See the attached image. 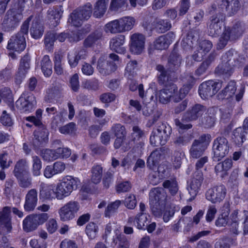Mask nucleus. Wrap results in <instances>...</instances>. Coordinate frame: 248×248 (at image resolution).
I'll use <instances>...</instances> for the list:
<instances>
[{
  "instance_id": "64",
  "label": "nucleus",
  "mask_w": 248,
  "mask_h": 248,
  "mask_svg": "<svg viewBox=\"0 0 248 248\" xmlns=\"http://www.w3.org/2000/svg\"><path fill=\"white\" fill-rule=\"evenodd\" d=\"M230 239L227 237L219 239L215 244V248H230Z\"/></svg>"
},
{
  "instance_id": "47",
  "label": "nucleus",
  "mask_w": 248,
  "mask_h": 248,
  "mask_svg": "<svg viewBox=\"0 0 248 248\" xmlns=\"http://www.w3.org/2000/svg\"><path fill=\"white\" fill-rule=\"evenodd\" d=\"M205 148V147L202 146L200 144H198L197 141H193L190 149V155L193 158L200 157L202 155Z\"/></svg>"
},
{
  "instance_id": "2",
  "label": "nucleus",
  "mask_w": 248,
  "mask_h": 248,
  "mask_svg": "<svg viewBox=\"0 0 248 248\" xmlns=\"http://www.w3.org/2000/svg\"><path fill=\"white\" fill-rule=\"evenodd\" d=\"M208 161V157L204 156L199 159L195 164L196 171L193 173L191 180L187 187V189L191 196L189 199L190 201L195 199L199 192L204 179L202 172L200 169Z\"/></svg>"
},
{
  "instance_id": "37",
  "label": "nucleus",
  "mask_w": 248,
  "mask_h": 248,
  "mask_svg": "<svg viewBox=\"0 0 248 248\" xmlns=\"http://www.w3.org/2000/svg\"><path fill=\"white\" fill-rule=\"evenodd\" d=\"M215 110L213 108H209L202 119V124L206 128L213 126L215 122Z\"/></svg>"
},
{
  "instance_id": "18",
  "label": "nucleus",
  "mask_w": 248,
  "mask_h": 248,
  "mask_svg": "<svg viewBox=\"0 0 248 248\" xmlns=\"http://www.w3.org/2000/svg\"><path fill=\"white\" fill-rule=\"evenodd\" d=\"M38 202V192L36 189L28 190L25 197L24 209L28 212H32L35 209Z\"/></svg>"
},
{
  "instance_id": "48",
  "label": "nucleus",
  "mask_w": 248,
  "mask_h": 248,
  "mask_svg": "<svg viewBox=\"0 0 248 248\" xmlns=\"http://www.w3.org/2000/svg\"><path fill=\"white\" fill-rule=\"evenodd\" d=\"M56 40V33L49 31L45 35L44 44L46 49L50 51L53 48L54 42Z\"/></svg>"
},
{
  "instance_id": "11",
  "label": "nucleus",
  "mask_w": 248,
  "mask_h": 248,
  "mask_svg": "<svg viewBox=\"0 0 248 248\" xmlns=\"http://www.w3.org/2000/svg\"><path fill=\"white\" fill-rule=\"evenodd\" d=\"M168 149L165 147H161L153 151L147 160V166L149 169L154 171L161 172V166L158 167L159 163L163 154L167 153Z\"/></svg>"
},
{
  "instance_id": "46",
  "label": "nucleus",
  "mask_w": 248,
  "mask_h": 248,
  "mask_svg": "<svg viewBox=\"0 0 248 248\" xmlns=\"http://www.w3.org/2000/svg\"><path fill=\"white\" fill-rule=\"evenodd\" d=\"M150 216L147 214L138 213L135 217V220L137 223V227L139 229H143L147 223L149 222Z\"/></svg>"
},
{
  "instance_id": "40",
  "label": "nucleus",
  "mask_w": 248,
  "mask_h": 248,
  "mask_svg": "<svg viewBox=\"0 0 248 248\" xmlns=\"http://www.w3.org/2000/svg\"><path fill=\"white\" fill-rule=\"evenodd\" d=\"M76 10L84 20H87L92 16L93 13V6L91 3L87 2L83 6L79 7L78 8L76 9Z\"/></svg>"
},
{
  "instance_id": "53",
  "label": "nucleus",
  "mask_w": 248,
  "mask_h": 248,
  "mask_svg": "<svg viewBox=\"0 0 248 248\" xmlns=\"http://www.w3.org/2000/svg\"><path fill=\"white\" fill-rule=\"evenodd\" d=\"M40 155L46 161H51L57 159L55 150L43 149L41 151Z\"/></svg>"
},
{
  "instance_id": "49",
  "label": "nucleus",
  "mask_w": 248,
  "mask_h": 248,
  "mask_svg": "<svg viewBox=\"0 0 248 248\" xmlns=\"http://www.w3.org/2000/svg\"><path fill=\"white\" fill-rule=\"evenodd\" d=\"M32 168L31 172L33 176L37 177L41 175V170L42 169V162L40 158L37 155L32 157Z\"/></svg>"
},
{
  "instance_id": "55",
  "label": "nucleus",
  "mask_w": 248,
  "mask_h": 248,
  "mask_svg": "<svg viewBox=\"0 0 248 248\" xmlns=\"http://www.w3.org/2000/svg\"><path fill=\"white\" fill-rule=\"evenodd\" d=\"M85 231L89 238L93 239L96 236L98 232V227L93 222H90L86 226Z\"/></svg>"
},
{
  "instance_id": "19",
  "label": "nucleus",
  "mask_w": 248,
  "mask_h": 248,
  "mask_svg": "<svg viewBox=\"0 0 248 248\" xmlns=\"http://www.w3.org/2000/svg\"><path fill=\"white\" fill-rule=\"evenodd\" d=\"M206 108L201 104H195L189 108L184 114L183 118L187 121H195L206 111Z\"/></svg>"
},
{
  "instance_id": "20",
  "label": "nucleus",
  "mask_w": 248,
  "mask_h": 248,
  "mask_svg": "<svg viewBox=\"0 0 248 248\" xmlns=\"http://www.w3.org/2000/svg\"><path fill=\"white\" fill-rule=\"evenodd\" d=\"M26 47L25 38L20 33L12 36L8 41L7 48L9 50L20 52L24 50Z\"/></svg>"
},
{
  "instance_id": "12",
  "label": "nucleus",
  "mask_w": 248,
  "mask_h": 248,
  "mask_svg": "<svg viewBox=\"0 0 248 248\" xmlns=\"http://www.w3.org/2000/svg\"><path fill=\"white\" fill-rule=\"evenodd\" d=\"M16 107L24 112H30L34 110L36 106L35 97L32 93H23L16 101Z\"/></svg>"
},
{
  "instance_id": "5",
  "label": "nucleus",
  "mask_w": 248,
  "mask_h": 248,
  "mask_svg": "<svg viewBox=\"0 0 248 248\" xmlns=\"http://www.w3.org/2000/svg\"><path fill=\"white\" fill-rule=\"evenodd\" d=\"M80 181L77 177L67 175L63 177L57 184L55 191V197L59 200H62L70 195L71 193L78 187Z\"/></svg>"
},
{
  "instance_id": "56",
  "label": "nucleus",
  "mask_w": 248,
  "mask_h": 248,
  "mask_svg": "<svg viewBox=\"0 0 248 248\" xmlns=\"http://www.w3.org/2000/svg\"><path fill=\"white\" fill-rule=\"evenodd\" d=\"M12 221L11 208L5 206L0 211V222Z\"/></svg>"
},
{
  "instance_id": "57",
  "label": "nucleus",
  "mask_w": 248,
  "mask_h": 248,
  "mask_svg": "<svg viewBox=\"0 0 248 248\" xmlns=\"http://www.w3.org/2000/svg\"><path fill=\"white\" fill-rule=\"evenodd\" d=\"M13 229L12 221L0 222V234L5 235L12 232Z\"/></svg>"
},
{
  "instance_id": "62",
  "label": "nucleus",
  "mask_w": 248,
  "mask_h": 248,
  "mask_svg": "<svg viewBox=\"0 0 248 248\" xmlns=\"http://www.w3.org/2000/svg\"><path fill=\"white\" fill-rule=\"evenodd\" d=\"M52 193V189L42 187L39 191L40 198L43 200H51L53 198Z\"/></svg>"
},
{
  "instance_id": "63",
  "label": "nucleus",
  "mask_w": 248,
  "mask_h": 248,
  "mask_svg": "<svg viewBox=\"0 0 248 248\" xmlns=\"http://www.w3.org/2000/svg\"><path fill=\"white\" fill-rule=\"evenodd\" d=\"M126 0H111L109 10L111 11H117L124 7Z\"/></svg>"
},
{
  "instance_id": "16",
  "label": "nucleus",
  "mask_w": 248,
  "mask_h": 248,
  "mask_svg": "<svg viewBox=\"0 0 248 248\" xmlns=\"http://www.w3.org/2000/svg\"><path fill=\"white\" fill-rule=\"evenodd\" d=\"M164 85L165 88L158 92V98L160 102L167 104L171 97L173 98L177 93L178 89L176 85L173 83Z\"/></svg>"
},
{
  "instance_id": "17",
  "label": "nucleus",
  "mask_w": 248,
  "mask_h": 248,
  "mask_svg": "<svg viewBox=\"0 0 248 248\" xmlns=\"http://www.w3.org/2000/svg\"><path fill=\"white\" fill-rule=\"evenodd\" d=\"M143 26L146 30L152 31L155 30L159 33H164L169 31L171 27L170 22L167 19H156L150 27L147 22L143 23Z\"/></svg>"
},
{
  "instance_id": "9",
  "label": "nucleus",
  "mask_w": 248,
  "mask_h": 248,
  "mask_svg": "<svg viewBox=\"0 0 248 248\" xmlns=\"http://www.w3.org/2000/svg\"><path fill=\"white\" fill-rule=\"evenodd\" d=\"M240 7L239 0H221L218 2L217 7L216 4L212 5V9L216 12L224 14L227 13L229 16L235 14Z\"/></svg>"
},
{
  "instance_id": "35",
  "label": "nucleus",
  "mask_w": 248,
  "mask_h": 248,
  "mask_svg": "<svg viewBox=\"0 0 248 248\" xmlns=\"http://www.w3.org/2000/svg\"><path fill=\"white\" fill-rule=\"evenodd\" d=\"M154 130L156 131V134L161 136L163 142L167 141L171 131L170 126L164 123H160L158 124Z\"/></svg>"
},
{
  "instance_id": "21",
  "label": "nucleus",
  "mask_w": 248,
  "mask_h": 248,
  "mask_svg": "<svg viewBox=\"0 0 248 248\" xmlns=\"http://www.w3.org/2000/svg\"><path fill=\"white\" fill-rule=\"evenodd\" d=\"M97 69L102 75H108L116 70V65L113 62L106 60L104 57H100L97 62Z\"/></svg>"
},
{
  "instance_id": "30",
  "label": "nucleus",
  "mask_w": 248,
  "mask_h": 248,
  "mask_svg": "<svg viewBox=\"0 0 248 248\" xmlns=\"http://www.w3.org/2000/svg\"><path fill=\"white\" fill-rule=\"evenodd\" d=\"M108 0H97L94 5L93 16L95 18H101L105 14Z\"/></svg>"
},
{
  "instance_id": "26",
  "label": "nucleus",
  "mask_w": 248,
  "mask_h": 248,
  "mask_svg": "<svg viewBox=\"0 0 248 248\" xmlns=\"http://www.w3.org/2000/svg\"><path fill=\"white\" fill-rule=\"evenodd\" d=\"M245 30V24L241 22L238 21L233 25L231 29L228 28L225 31L231 36V41H235L242 35Z\"/></svg>"
},
{
  "instance_id": "25",
  "label": "nucleus",
  "mask_w": 248,
  "mask_h": 248,
  "mask_svg": "<svg viewBox=\"0 0 248 248\" xmlns=\"http://www.w3.org/2000/svg\"><path fill=\"white\" fill-rule=\"evenodd\" d=\"M156 70L158 71L157 74V79L159 84L161 85H167L172 83L170 81L171 79L170 77V72L168 70V67L167 69L161 64H157L156 66Z\"/></svg>"
},
{
  "instance_id": "24",
  "label": "nucleus",
  "mask_w": 248,
  "mask_h": 248,
  "mask_svg": "<svg viewBox=\"0 0 248 248\" xmlns=\"http://www.w3.org/2000/svg\"><path fill=\"white\" fill-rule=\"evenodd\" d=\"M174 38V34L172 32L159 36L154 42V47L158 50H163L168 47Z\"/></svg>"
},
{
  "instance_id": "43",
  "label": "nucleus",
  "mask_w": 248,
  "mask_h": 248,
  "mask_svg": "<svg viewBox=\"0 0 248 248\" xmlns=\"http://www.w3.org/2000/svg\"><path fill=\"white\" fill-rule=\"evenodd\" d=\"M83 21L85 20L76 9L69 15L68 19V22L75 27L80 26Z\"/></svg>"
},
{
  "instance_id": "61",
  "label": "nucleus",
  "mask_w": 248,
  "mask_h": 248,
  "mask_svg": "<svg viewBox=\"0 0 248 248\" xmlns=\"http://www.w3.org/2000/svg\"><path fill=\"white\" fill-rule=\"evenodd\" d=\"M156 133V131L154 129L150 137L151 144L154 146H157L158 144L161 145L165 144L166 142H163L161 136Z\"/></svg>"
},
{
  "instance_id": "13",
  "label": "nucleus",
  "mask_w": 248,
  "mask_h": 248,
  "mask_svg": "<svg viewBox=\"0 0 248 248\" xmlns=\"http://www.w3.org/2000/svg\"><path fill=\"white\" fill-rule=\"evenodd\" d=\"M227 189L225 186L220 185L209 189L206 192V198L213 203L220 202L225 198Z\"/></svg>"
},
{
  "instance_id": "60",
  "label": "nucleus",
  "mask_w": 248,
  "mask_h": 248,
  "mask_svg": "<svg viewBox=\"0 0 248 248\" xmlns=\"http://www.w3.org/2000/svg\"><path fill=\"white\" fill-rule=\"evenodd\" d=\"M113 242L115 245L118 244V247L123 248H128L129 247V243L124 235L123 234L118 235L116 238L113 239Z\"/></svg>"
},
{
  "instance_id": "42",
  "label": "nucleus",
  "mask_w": 248,
  "mask_h": 248,
  "mask_svg": "<svg viewBox=\"0 0 248 248\" xmlns=\"http://www.w3.org/2000/svg\"><path fill=\"white\" fill-rule=\"evenodd\" d=\"M17 180L18 185L23 188H28L32 185V178L30 173L16 177Z\"/></svg>"
},
{
  "instance_id": "45",
  "label": "nucleus",
  "mask_w": 248,
  "mask_h": 248,
  "mask_svg": "<svg viewBox=\"0 0 248 248\" xmlns=\"http://www.w3.org/2000/svg\"><path fill=\"white\" fill-rule=\"evenodd\" d=\"M0 95L9 106L13 108L14 99L11 90L8 87H4L0 90Z\"/></svg>"
},
{
  "instance_id": "6",
  "label": "nucleus",
  "mask_w": 248,
  "mask_h": 248,
  "mask_svg": "<svg viewBox=\"0 0 248 248\" xmlns=\"http://www.w3.org/2000/svg\"><path fill=\"white\" fill-rule=\"evenodd\" d=\"M47 213L33 214L27 216L23 220V230L26 232H33L44 224L48 218Z\"/></svg>"
},
{
  "instance_id": "52",
  "label": "nucleus",
  "mask_w": 248,
  "mask_h": 248,
  "mask_svg": "<svg viewBox=\"0 0 248 248\" xmlns=\"http://www.w3.org/2000/svg\"><path fill=\"white\" fill-rule=\"evenodd\" d=\"M112 133L116 137H125L126 131L124 126L120 124H115L111 128Z\"/></svg>"
},
{
  "instance_id": "1",
  "label": "nucleus",
  "mask_w": 248,
  "mask_h": 248,
  "mask_svg": "<svg viewBox=\"0 0 248 248\" xmlns=\"http://www.w3.org/2000/svg\"><path fill=\"white\" fill-rule=\"evenodd\" d=\"M244 58L237 55L233 49L226 52L222 57V63L216 68V73L219 75L230 76L235 67H241L244 64Z\"/></svg>"
},
{
  "instance_id": "51",
  "label": "nucleus",
  "mask_w": 248,
  "mask_h": 248,
  "mask_svg": "<svg viewBox=\"0 0 248 248\" xmlns=\"http://www.w3.org/2000/svg\"><path fill=\"white\" fill-rule=\"evenodd\" d=\"M63 13L62 6V5H57L49 8L47 12V15H49L55 18L57 20H59L62 18Z\"/></svg>"
},
{
  "instance_id": "31",
  "label": "nucleus",
  "mask_w": 248,
  "mask_h": 248,
  "mask_svg": "<svg viewBox=\"0 0 248 248\" xmlns=\"http://www.w3.org/2000/svg\"><path fill=\"white\" fill-rule=\"evenodd\" d=\"M233 137L234 142L236 144L239 146L248 138V131L244 129L242 127L236 128L233 131Z\"/></svg>"
},
{
  "instance_id": "38",
  "label": "nucleus",
  "mask_w": 248,
  "mask_h": 248,
  "mask_svg": "<svg viewBox=\"0 0 248 248\" xmlns=\"http://www.w3.org/2000/svg\"><path fill=\"white\" fill-rule=\"evenodd\" d=\"M162 186L164 188L167 189L172 196L175 195L179 189L178 183L175 178L165 180L162 184Z\"/></svg>"
},
{
  "instance_id": "8",
  "label": "nucleus",
  "mask_w": 248,
  "mask_h": 248,
  "mask_svg": "<svg viewBox=\"0 0 248 248\" xmlns=\"http://www.w3.org/2000/svg\"><path fill=\"white\" fill-rule=\"evenodd\" d=\"M222 87V82L209 80L201 83L199 87V93L203 99L213 96Z\"/></svg>"
},
{
  "instance_id": "36",
  "label": "nucleus",
  "mask_w": 248,
  "mask_h": 248,
  "mask_svg": "<svg viewBox=\"0 0 248 248\" xmlns=\"http://www.w3.org/2000/svg\"><path fill=\"white\" fill-rule=\"evenodd\" d=\"M121 32L128 31L134 27L135 19L131 16H124L118 19Z\"/></svg>"
},
{
  "instance_id": "32",
  "label": "nucleus",
  "mask_w": 248,
  "mask_h": 248,
  "mask_svg": "<svg viewBox=\"0 0 248 248\" xmlns=\"http://www.w3.org/2000/svg\"><path fill=\"white\" fill-rule=\"evenodd\" d=\"M103 172V168L100 165H94L91 170L90 179L94 184H99L102 179Z\"/></svg>"
},
{
  "instance_id": "14",
  "label": "nucleus",
  "mask_w": 248,
  "mask_h": 248,
  "mask_svg": "<svg viewBox=\"0 0 248 248\" xmlns=\"http://www.w3.org/2000/svg\"><path fill=\"white\" fill-rule=\"evenodd\" d=\"M225 19V14L216 12L210 18L208 25V32L210 35L214 36L221 32L222 26Z\"/></svg>"
},
{
  "instance_id": "58",
  "label": "nucleus",
  "mask_w": 248,
  "mask_h": 248,
  "mask_svg": "<svg viewBox=\"0 0 248 248\" xmlns=\"http://www.w3.org/2000/svg\"><path fill=\"white\" fill-rule=\"evenodd\" d=\"M114 173V172L113 170L109 169L105 173L102 183L104 187L105 188H108L109 187L113 180Z\"/></svg>"
},
{
  "instance_id": "22",
  "label": "nucleus",
  "mask_w": 248,
  "mask_h": 248,
  "mask_svg": "<svg viewBox=\"0 0 248 248\" xmlns=\"http://www.w3.org/2000/svg\"><path fill=\"white\" fill-rule=\"evenodd\" d=\"M125 42V36L122 34L117 35L110 39L109 46L110 49L120 54L125 53L126 49L123 46Z\"/></svg>"
},
{
  "instance_id": "29",
  "label": "nucleus",
  "mask_w": 248,
  "mask_h": 248,
  "mask_svg": "<svg viewBox=\"0 0 248 248\" xmlns=\"http://www.w3.org/2000/svg\"><path fill=\"white\" fill-rule=\"evenodd\" d=\"M236 90V83L233 81H230L226 87L217 94L219 99H229L234 94Z\"/></svg>"
},
{
  "instance_id": "23",
  "label": "nucleus",
  "mask_w": 248,
  "mask_h": 248,
  "mask_svg": "<svg viewBox=\"0 0 248 248\" xmlns=\"http://www.w3.org/2000/svg\"><path fill=\"white\" fill-rule=\"evenodd\" d=\"M182 59L175 50L172 51L168 60L167 67L170 72L177 71L182 63Z\"/></svg>"
},
{
  "instance_id": "10",
  "label": "nucleus",
  "mask_w": 248,
  "mask_h": 248,
  "mask_svg": "<svg viewBox=\"0 0 248 248\" xmlns=\"http://www.w3.org/2000/svg\"><path fill=\"white\" fill-rule=\"evenodd\" d=\"M230 146L228 140L224 137H218L214 141L213 151L214 160L219 161L229 153Z\"/></svg>"
},
{
  "instance_id": "33",
  "label": "nucleus",
  "mask_w": 248,
  "mask_h": 248,
  "mask_svg": "<svg viewBox=\"0 0 248 248\" xmlns=\"http://www.w3.org/2000/svg\"><path fill=\"white\" fill-rule=\"evenodd\" d=\"M28 162L25 158L18 160L15 164L13 173L15 177L29 173Z\"/></svg>"
},
{
  "instance_id": "7",
  "label": "nucleus",
  "mask_w": 248,
  "mask_h": 248,
  "mask_svg": "<svg viewBox=\"0 0 248 248\" xmlns=\"http://www.w3.org/2000/svg\"><path fill=\"white\" fill-rule=\"evenodd\" d=\"M80 209L79 203L76 201H70L59 210L60 218L62 221H68L75 218Z\"/></svg>"
},
{
  "instance_id": "50",
  "label": "nucleus",
  "mask_w": 248,
  "mask_h": 248,
  "mask_svg": "<svg viewBox=\"0 0 248 248\" xmlns=\"http://www.w3.org/2000/svg\"><path fill=\"white\" fill-rule=\"evenodd\" d=\"M63 55L61 53H55L54 57V71L58 75L63 74V69L62 65Z\"/></svg>"
},
{
  "instance_id": "15",
  "label": "nucleus",
  "mask_w": 248,
  "mask_h": 248,
  "mask_svg": "<svg viewBox=\"0 0 248 248\" xmlns=\"http://www.w3.org/2000/svg\"><path fill=\"white\" fill-rule=\"evenodd\" d=\"M145 36L139 33H135L130 37V50L136 54L142 52L145 48Z\"/></svg>"
},
{
  "instance_id": "44",
  "label": "nucleus",
  "mask_w": 248,
  "mask_h": 248,
  "mask_svg": "<svg viewBox=\"0 0 248 248\" xmlns=\"http://www.w3.org/2000/svg\"><path fill=\"white\" fill-rule=\"evenodd\" d=\"M104 30L106 32L112 34L122 33L118 19L112 20L106 24Z\"/></svg>"
},
{
  "instance_id": "27",
  "label": "nucleus",
  "mask_w": 248,
  "mask_h": 248,
  "mask_svg": "<svg viewBox=\"0 0 248 248\" xmlns=\"http://www.w3.org/2000/svg\"><path fill=\"white\" fill-rule=\"evenodd\" d=\"M232 166V161L231 159H226L224 161L217 163L215 167L217 175L223 178L228 175V171Z\"/></svg>"
},
{
  "instance_id": "4",
  "label": "nucleus",
  "mask_w": 248,
  "mask_h": 248,
  "mask_svg": "<svg viewBox=\"0 0 248 248\" xmlns=\"http://www.w3.org/2000/svg\"><path fill=\"white\" fill-rule=\"evenodd\" d=\"M23 11L21 7H15L8 10L1 20V30L5 32L15 30L23 19Z\"/></svg>"
},
{
  "instance_id": "28",
  "label": "nucleus",
  "mask_w": 248,
  "mask_h": 248,
  "mask_svg": "<svg viewBox=\"0 0 248 248\" xmlns=\"http://www.w3.org/2000/svg\"><path fill=\"white\" fill-rule=\"evenodd\" d=\"M44 27L40 19H34L30 28V34L34 39L40 38L43 34Z\"/></svg>"
},
{
  "instance_id": "34",
  "label": "nucleus",
  "mask_w": 248,
  "mask_h": 248,
  "mask_svg": "<svg viewBox=\"0 0 248 248\" xmlns=\"http://www.w3.org/2000/svg\"><path fill=\"white\" fill-rule=\"evenodd\" d=\"M223 208L225 211L223 212L216 221V225L218 227H224L227 225L229 221L230 204L228 202L224 203Z\"/></svg>"
},
{
  "instance_id": "54",
  "label": "nucleus",
  "mask_w": 248,
  "mask_h": 248,
  "mask_svg": "<svg viewBox=\"0 0 248 248\" xmlns=\"http://www.w3.org/2000/svg\"><path fill=\"white\" fill-rule=\"evenodd\" d=\"M192 140L191 136L189 134L179 136L174 140V144L179 147H181L188 144Z\"/></svg>"
},
{
  "instance_id": "59",
  "label": "nucleus",
  "mask_w": 248,
  "mask_h": 248,
  "mask_svg": "<svg viewBox=\"0 0 248 248\" xmlns=\"http://www.w3.org/2000/svg\"><path fill=\"white\" fill-rule=\"evenodd\" d=\"M213 47L212 42L209 40H204L199 43V51L204 55L210 51Z\"/></svg>"
},
{
  "instance_id": "3",
  "label": "nucleus",
  "mask_w": 248,
  "mask_h": 248,
  "mask_svg": "<svg viewBox=\"0 0 248 248\" xmlns=\"http://www.w3.org/2000/svg\"><path fill=\"white\" fill-rule=\"evenodd\" d=\"M167 195L161 187L152 189L149 193V202L153 214L160 217L166 204Z\"/></svg>"
},
{
  "instance_id": "39",
  "label": "nucleus",
  "mask_w": 248,
  "mask_h": 248,
  "mask_svg": "<svg viewBox=\"0 0 248 248\" xmlns=\"http://www.w3.org/2000/svg\"><path fill=\"white\" fill-rule=\"evenodd\" d=\"M102 36L101 31H96L90 34L84 41L83 46L85 47H92L96 41L100 39Z\"/></svg>"
},
{
  "instance_id": "41",
  "label": "nucleus",
  "mask_w": 248,
  "mask_h": 248,
  "mask_svg": "<svg viewBox=\"0 0 248 248\" xmlns=\"http://www.w3.org/2000/svg\"><path fill=\"white\" fill-rule=\"evenodd\" d=\"M52 65L49 57L45 55L41 61V69L46 76H50L52 73Z\"/></svg>"
}]
</instances>
